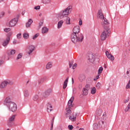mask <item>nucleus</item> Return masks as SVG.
<instances>
[{
  "label": "nucleus",
  "mask_w": 130,
  "mask_h": 130,
  "mask_svg": "<svg viewBox=\"0 0 130 130\" xmlns=\"http://www.w3.org/2000/svg\"><path fill=\"white\" fill-rule=\"evenodd\" d=\"M71 39L73 43H77L78 42H82L84 39V36L83 34L77 35L76 34L72 33L71 35Z\"/></svg>",
  "instance_id": "nucleus-1"
},
{
  "label": "nucleus",
  "mask_w": 130,
  "mask_h": 130,
  "mask_svg": "<svg viewBox=\"0 0 130 130\" xmlns=\"http://www.w3.org/2000/svg\"><path fill=\"white\" fill-rule=\"evenodd\" d=\"M110 28H104V31L101 35V40H105L107 36H109V34H110Z\"/></svg>",
  "instance_id": "nucleus-2"
},
{
  "label": "nucleus",
  "mask_w": 130,
  "mask_h": 130,
  "mask_svg": "<svg viewBox=\"0 0 130 130\" xmlns=\"http://www.w3.org/2000/svg\"><path fill=\"white\" fill-rule=\"evenodd\" d=\"M101 20H102L101 24L104 29H105V28L110 29V28H109V26L107 25H109L110 24L107 19H106V18L105 17H103Z\"/></svg>",
  "instance_id": "nucleus-3"
},
{
  "label": "nucleus",
  "mask_w": 130,
  "mask_h": 130,
  "mask_svg": "<svg viewBox=\"0 0 130 130\" xmlns=\"http://www.w3.org/2000/svg\"><path fill=\"white\" fill-rule=\"evenodd\" d=\"M7 107L9 108V110H10V111H12V112L17 111V104H16L14 102L11 103L10 105H8Z\"/></svg>",
  "instance_id": "nucleus-4"
},
{
  "label": "nucleus",
  "mask_w": 130,
  "mask_h": 130,
  "mask_svg": "<svg viewBox=\"0 0 130 130\" xmlns=\"http://www.w3.org/2000/svg\"><path fill=\"white\" fill-rule=\"evenodd\" d=\"M98 126L102 128H105V127H107V123L106 122V119H103L99 121L98 123Z\"/></svg>",
  "instance_id": "nucleus-5"
},
{
  "label": "nucleus",
  "mask_w": 130,
  "mask_h": 130,
  "mask_svg": "<svg viewBox=\"0 0 130 130\" xmlns=\"http://www.w3.org/2000/svg\"><path fill=\"white\" fill-rule=\"evenodd\" d=\"M81 29H80V26L79 25L76 26L74 27L73 29V32L74 34H76L77 35H80L82 34L80 32Z\"/></svg>",
  "instance_id": "nucleus-6"
},
{
  "label": "nucleus",
  "mask_w": 130,
  "mask_h": 130,
  "mask_svg": "<svg viewBox=\"0 0 130 130\" xmlns=\"http://www.w3.org/2000/svg\"><path fill=\"white\" fill-rule=\"evenodd\" d=\"M18 23V18H14L12 19L9 24V27H15Z\"/></svg>",
  "instance_id": "nucleus-7"
},
{
  "label": "nucleus",
  "mask_w": 130,
  "mask_h": 130,
  "mask_svg": "<svg viewBox=\"0 0 130 130\" xmlns=\"http://www.w3.org/2000/svg\"><path fill=\"white\" fill-rule=\"evenodd\" d=\"M13 101H12V99H11V98L10 96H7L5 101H4V104L6 106H8V105H10L11 103H13Z\"/></svg>",
  "instance_id": "nucleus-8"
},
{
  "label": "nucleus",
  "mask_w": 130,
  "mask_h": 130,
  "mask_svg": "<svg viewBox=\"0 0 130 130\" xmlns=\"http://www.w3.org/2000/svg\"><path fill=\"white\" fill-rule=\"evenodd\" d=\"M11 81H4L2 83H1L0 87L1 89H4V88H6L8 86V85H10Z\"/></svg>",
  "instance_id": "nucleus-9"
},
{
  "label": "nucleus",
  "mask_w": 130,
  "mask_h": 130,
  "mask_svg": "<svg viewBox=\"0 0 130 130\" xmlns=\"http://www.w3.org/2000/svg\"><path fill=\"white\" fill-rule=\"evenodd\" d=\"M106 55L107 57L109 58V59L111 60V61H113V60H114V56H113V55L111 53H109V52L106 51Z\"/></svg>",
  "instance_id": "nucleus-10"
},
{
  "label": "nucleus",
  "mask_w": 130,
  "mask_h": 130,
  "mask_svg": "<svg viewBox=\"0 0 130 130\" xmlns=\"http://www.w3.org/2000/svg\"><path fill=\"white\" fill-rule=\"evenodd\" d=\"M46 105L47 112H51L52 111V105H51V103L48 102Z\"/></svg>",
  "instance_id": "nucleus-11"
},
{
  "label": "nucleus",
  "mask_w": 130,
  "mask_h": 130,
  "mask_svg": "<svg viewBox=\"0 0 130 130\" xmlns=\"http://www.w3.org/2000/svg\"><path fill=\"white\" fill-rule=\"evenodd\" d=\"M77 115H78V113H73L72 114V116H70L69 117V119H70L71 121H76V116H77Z\"/></svg>",
  "instance_id": "nucleus-12"
},
{
  "label": "nucleus",
  "mask_w": 130,
  "mask_h": 130,
  "mask_svg": "<svg viewBox=\"0 0 130 130\" xmlns=\"http://www.w3.org/2000/svg\"><path fill=\"white\" fill-rule=\"evenodd\" d=\"M88 60L91 63L94 62V60H95V56L92 53H90L88 55Z\"/></svg>",
  "instance_id": "nucleus-13"
},
{
  "label": "nucleus",
  "mask_w": 130,
  "mask_h": 130,
  "mask_svg": "<svg viewBox=\"0 0 130 130\" xmlns=\"http://www.w3.org/2000/svg\"><path fill=\"white\" fill-rule=\"evenodd\" d=\"M66 110H67V113L66 114V116L67 118L71 116V114H72V111L71 110V108L70 107L66 108Z\"/></svg>",
  "instance_id": "nucleus-14"
},
{
  "label": "nucleus",
  "mask_w": 130,
  "mask_h": 130,
  "mask_svg": "<svg viewBox=\"0 0 130 130\" xmlns=\"http://www.w3.org/2000/svg\"><path fill=\"white\" fill-rule=\"evenodd\" d=\"M75 99V98L74 96H72L70 100L69 101L68 103V107H73L72 103L74 102V100Z\"/></svg>",
  "instance_id": "nucleus-15"
},
{
  "label": "nucleus",
  "mask_w": 130,
  "mask_h": 130,
  "mask_svg": "<svg viewBox=\"0 0 130 130\" xmlns=\"http://www.w3.org/2000/svg\"><path fill=\"white\" fill-rule=\"evenodd\" d=\"M28 49L29 51L27 52V53L28 54H29V55H30L31 53H32L33 51H34V49H35V47L32 45L29 46Z\"/></svg>",
  "instance_id": "nucleus-16"
},
{
  "label": "nucleus",
  "mask_w": 130,
  "mask_h": 130,
  "mask_svg": "<svg viewBox=\"0 0 130 130\" xmlns=\"http://www.w3.org/2000/svg\"><path fill=\"white\" fill-rule=\"evenodd\" d=\"M78 79L80 82H83V81H85L86 76L84 74H81L79 75Z\"/></svg>",
  "instance_id": "nucleus-17"
},
{
  "label": "nucleus",
  "mask_w": 130,
  "mask_h": 130,
  "mask_svg": "<svg viewBox=\"0 0 130 130\" xmlns=\"http://www.w3.org/2000/svg\"><path fill=\"white\" fill-rule=\"evenodd\" d=\"M32 100L38 103V102H40V98L38 95H35L32 98Z\"/></svg>",
  "instance_id": "nucleus-18"
},
{
  "label": "nucleus",
  "mask_w": 130,
  "mask_h": 130,
  "mask_svg": "<svg viewBox=\"0 0 130 130\" xmlns=\"http://www.w3.org/2000/svg\"><path fill=\"white\" fill-rule=\"evenodd\" d=\"M23 94L24 97H26V98H28V97L30 96V93L29 92V90H28V89H25L23 90Z\"/></svg>",
  "instance_id": "nucleus-19"
},
{
  "label": "nucleus",
  "mask_w": 130,
  "mask_h": 130,
  "mask_svg": "<svg viewBox=\"0 0 130 130\" xmlns=\"http://www.w3.org/2000/svg\"><path fill=\"white\" fill-rule=\"evenodd\" d=\"M9 42H10V37H7L6 40L3 42V46H7L9 44Z\"/></svg>",
  "instance_id": "nucleus-20"
},
{
  "label": "nucleus",
  "mask_w": 130,
  "mask_h": 130,
  "mask_svg": "<svg viewBox=\"0 0 130 130\" xmlns=\"http://www.w3.org/2000/svg\"><path fill=\"white\" fill-rule=\"evenodd\" d=\"M32 23H33V20H32V19L30 18L28 20V22L26 23V28H29V27L31 26V24H32Z\"/></svg>",
  "instance_id": "nucleus-21"
},
{
  "label": "nucleus",
  "mask_w": 130,
  "mask_h": 130,
  "mask_svg": "<svg viewBox=\"0 0 130 130\" xmlns=\"http://www.w3.org/2000/svg\"><path fill=\"white\" fill-rule=\"evenodd\" d=\"M68 82H69V77H67L63 82V89H66L68 87Z\"/></svg>",
  "instance_id": "nucleus-22"
},
{
  "label": "nucleus",
  "mask_w": 130,
  "mask_h": 130,
  "mask_svg": "<svg viewBox=\"0 0 130 130\" xmlns=\"http://www.w3.org/2000/svg\"><path fill=\"white\" fill-rule=\"evenodd\" d=\"M52 68V62H49L46 66V70H50Z\"/></svg>",
  "instance_id": "nucleus-23"
},
{
  "label": "nucleus",
  "mask_w": 130,
  "mask_h": 130,
  "mask_svg": "<svg viewBox=\"0 0 130 130\" xmlns=\"http://www.w3.org/2000/svg\"><path fill=\"white\" fill-rule=\"evenodd\" d=\"M46 78H47L46 76H45L40 79V80L38 81L39 84H43V82H44V81L46 80Z\"/></svg>",
  "instance_id": "nucleus-24"
},
{
  "label": "nucleus",
  "mask_w": 130,
  "mask_h": 130,
  "mask_svg": "<svg viewBox=\"0 0 130 130\" xmlns=\"http://www.w3.org/2000/svg\"><path fill=\"white\" fill-rule=\"evenodd\" d=\"M15 118H16V115H13L9 118L8 121L13 122V121H15Z\"/></svg>",
  "instance_id": "nucleus-25"
},
{
  "label": "nucleus",
  "mask_w": 130,
  "mask_h": 130,
  "mask_svg": "<svg viewBox=\"0 0 130 130\" xmlns=\"http://www.w3.org/2000/svg\"><path fill=\"white\" fill-rule=\"evenodd\" d=\"M99 17L101 19H103V18H104V15H103V13H102V10H99Z\"/></svg>",
  "instance_id": "nucleus-26"
},
{
  "label": "nucleus",
  "mask_w": 130,
  "mask_h": 130,
  "mask_svg": "<svg viewBox=\"0 0 130 130\" xmlns=\"http://www.w3.org/2000/svg\"><path fill=\"white\" fill-rule=\"evenodd\" d=\"M47 32H48V28H47V27H43V28L42 29V33L43 34H45V33H47Z\"/></svg>",
  "instance_id": "nucleus-27"
},
{
  "label": "nucleus",
  "mask_w": 130,
  "mask_h": 130,
  "mask_svg": "<svg viewBox=\"0 0 130 130\" xmlns=\"http://www.w3.org/2000/svg\"><path fill=\"white\" fill-rule=\"evenodd\" d=\"M66 23L67 25H70L71 24V18L69 17L66 16Z\"/></svg>",
  "instance_id": "nucleus-28"
},
{
  "label": "nucleus",
  "mask_w": 130,
  "mask_h": 130,
  "mask_svg": "<svg viewBox=\"0 0 130 130\" xmlns=\"http://www.w3.org/2000/svg\"><path fill=\"white\" fill-rule=\"evenodd\" d=\"M88 91L83 88L82 89V94L83 95V96H87V95H88Z\"/></svg>",
  "instance_id": "nucleus-29"
},
{
  "label": "nucleus",
  "mask_w": 130,
  "mask_h": 130,
  "mask_svg": "<svg viewBox=\"0 0 130 130\" xmlns=\"http://www.w3.org/2000/svg\"><path fill=\"white\" fill-rule=\"evenodd\" d=\"M63 24V20H60V21H59L57 24L58 29H60V28H61V26H62Z\"/></svg>",
  "instance_id": "nucleus-30"
},
{
  "label": "nucleus",
  "mask_w": 130,
  "mask_h": 130,
  "mask_svg": "<svg viewBox=\"0 0 130 130\" xmlns=\"http://www.w3.org/2000/svg\"><path fill=\"white\" fill-rule=\"evenodd\" d=\"M72 6H69L67 8L63 10L67 15H69V12H70V10H71Z\"/></svg>",
  "instance_id": "nucleus-31"
},
{
  "label": "nucleus",
  "mask_w": 130,
  "mask_h": 130,
  "mask_svg": "<svg viewBox=\"0 0 130 130\" xmlns=\"http://www.w3.org/2000/svg\"><path fill=\"white\" fill-rule=\"evenodd\" d=\"M50 92H51L50 90H48L46 91L45 92V93H44V94H43L44 97L45 98L47 97V96H48L49 95V94H50Z\"/></svg>",
  "instance_id": "nucleus-32"
},
{
  "label": "nucleus",
  "mask_w": 130,
  "mask_h": 130,
  "mask_svg": "<svg viewBox=\"0 0 130 130\" xmlns=\"http://www.w3.org/2000/svg\"><path fill=\"white\" fill-rule=\"evenodd\" d=\"M85 90H87V91H89V90L91 89V85L90 84H86L84 88H83Z\"/></svg>",
  "instance_id": "nucleus-33"
},
{
  "label": "nucleus",
  "mask_w": 130,
  "mask_h": 130,
  "mask_svg": "<svg viewBox=\"0 0 130 130\" xmlns=\"http://www.w3.org/2000/svg\"><path fill=\"white\" fill-rule=\"evenodd\" d=\"M16 53V50L12 49L10 51V53H8V55H13Z\"/></svg>",
  "instance_id": "nucleus-34"
},
{
  "label": "nucleus",
  "mask_w": 130,
  "mask_h": 130,
  "mask_svg": "<svg viewBox=\"0 0 130 130\" xmlns=\"http://www.w3.org/2000/svg\"><path fill=\"white\" fill-rule=\"evenodd\" d=\"M96 115H98V116H100L101 114H102V110H97L96 112Z\"/></svg>",
  "instance_id": "nucleus-35"
},
{
  "label": "nucleus",
  "mask_w": 130,
  "mask_h": 130,
  "mask_svg": "<svg viewBox=\"0 0 130 130\" xmlns=\"http://www.w3.org/2000/svg\"><path fill=\"white\" fill-rule=\"evenodd\" d=\"M22 56H23V54L22 53H19L17 57L16 58V60H18V59H20V58H21Z\"/></svg>",
  "instance_id": "nucleus-36"
},
{
  "label": "nucleus",
  "mask_w": 130,
  "mask_h": 130,
  "mask_svg": "<svg viewBox=\"0 0 130 130\" xmlns=\"http://www.w3.org/2000/svg\"><path fill=\"white\" fill-rule=\"evenodd\" d=\"M29 38V35L27 33H24L23 34V38L24 39H27V38Z\"/></svg>",
  "instance_id": "nucleus-37"
},
{
  "label": "nucleus",
  "mask_w": 130,
  "mask_h": 130,
  "mask_svg": "<svg viewBox=\"0 0 130 130\" xmlns=\"http://www.w3.org/2000/svg\"><path fill=\"white\" fill-rule=\"evenodd\" d=\"M61 14L63 18H64V16L66 17H67L66 16H68V14H66V13H65V12L63 10L61 12Z\"/></svg>",
  "instance_id": "nucleus-38"
},
{
  "label": "nucleus",
  "mask_w": 130,
  "mask_h": 130,
  "mask_svg": "<svg viewBox=\"0 0 130 130\" xmlns=\"http://www.w3.org/2000/svg\"><path fill=\"white\" fill-rule=\"evenodd\" d=\"M39 35H40L39 33H37V34H35V35L34 36V37H32V39H33L34 40H35L37 38V37H39Z\"/></svg>",
  "instance_id": "nucleus-39"
},
{
  "label": "nucleus",
  "mask_w": 130,
  "mask_h": 130,
  "mask_svg": "<svg viewBox=\"0 0 130 130\" xmlns=\"http://www.w3.org/2000/svg\"><path fill=\"white\" fill-rule=\"evenodd\" d=\"M91 94H95V93H96V88L95 87H93L91 89Z\"/></svg>",
  "instance_id": "nucleus-40"
},
{
  "label": "nucleus",
  "mask_w": 130,
  "mask_h": 130,
  "mask_svg": "<svg viewBox=\"0 0 130 130\" xmlns=\"http://www.w3.org/2000/svg\"><path fill=\"white\" fill-rule=\"evenodd\" d=\"M103 71V67H100L99 69V70H98V74L99 75H101V73H102V71Z\"/></svg>",
  "instance_id": "nucleus-41"
},
{
  "label": "nucleus",
  "mask_w": 130,
  "mask_h": 130,
  "mask_svg": "<svg viewBox=\"0 0 130 130\" xmlns=\"http://www.w3.org/2000/svg\"><path fill=\"white\" fill-rule=\"evenodd\" d=\"M43 4H45V5L47 4L50 3V0H43Z\"/></svg>",
  "instance_id": "nucleus-42"
},
{
  "label": "nucleus",
  "mask_w": 130,
  "mask_h": 130,
  "mask_svg": "<svg viewBox=\"0 0 130 130\" xmlns=\"http://www.w3.org/2000/svg\"><path fill=\"white\" fill-rule=\"evenodd\" d=\"M93 129H97V127H98V124L97 123H94L93 124Z\"/></svg>",
  "instance_id": "nucleus-43"
},
{
  "label": "nucleus",
  "mask_w": 130,
  "mask_h": 130,
  "mask_svg": "<svg viewBox=\"0 0 130 130\" xmlns=\"http://www.w3.org/2000/svg\"><path fill=\"white\" fill-rule=\"evenodd\" d=\"M96 88H98V89H100L101 88V84L99 82L96 84Z\"/></svg>",
  "instance_id": "nucleus-44"
},
{
  "label": "nucleus",
  "mask_w": 130,
  "mask_h": 130,
  "mask_svg": "<svg viewBox=\"0 0 130 130\" xmlns=\"http://www.w3.org/2000/svg\"><path fill=\"white\" fill-rule=\"evenodd\" d=\"M125 88L126 89H130V80H129L128 83L126 85Z\"/></svg>",
  "instance_id": "nucleus-45"
},
{
  "label": "nucleus",
  "mask_w": 130,
  "mask_h": 130,
  "mask_svg": "<svg viewBox=\"0 0 130 130\" xmlns=\"http://www.w3.org/2000/svg\"><path fill=\"white\" fill-rule=\"evenodd\" d=\"M8 125L10 127H12V126H13V122H10L8 121Z\"/></svg>",
  "instance_id": "nucleus-46"
},
{
  "label": "nucleus",
  "mask_w": 130,
  "mask_h": 130,
  "mask_svg": "<svg viewBox=\"0 0 130 130\" xmlns=\"http://www.w3.org/2000/svg\"><path fill=\"white\" fill-rule=\"evenodd\" d=\"M11 30V28H6L4 29V31L5 32H6V33H8V32H10Z\"/></svg>",
  "instance_id": "nucleus-47"
},
{
  "label": "nucleus",
  "mask_w": 130,
  "mask_h": 130,
  "mask_svg": "<svg viewBox=\"0 0 130 130\" xmlns=\"http://www.w3.org/2000/svg\"><path fill=\"white\" fill-rule=\"evenodd\" d=\"M68 128L70 130H72L74 128V126H73V125H69Z\"/></svg>",
  "instance_id": "nucleus-48"
},
{
  "label": "nucleus",
  "mask_w": 130,
  "mask_h": 130,
  "mask_svg": "<svg viewBox=\"0 0 130 130\" xmlns=\"http://www.w3.org/2000/svg\"><path fill=\"white\" fill-rule=\"evenodd\" d=\"M126 75H127V77H130V68L127 71Z\"/></svg>",
  "instance_id": "nucleus-49"
},
{
  "label": "nucleus",
  "mask_w": 130,
  "mask_h": 130,
  "mask_svg": "<svg viewBox=\"0 0 130 130\" xmlns=\"http://www.w3.org/2000/svg\"><path fill=\"white\" fill-rule=\"evenodd\" d=\"M3 16H5V12H0V19L2 18Z\"/></svg>",
  "instance_id": "nucleus-50"
},
{
  "label": "nucleus",
  "mask_w": 130,
  "mask_h": 130,
  "mask_svg": "<svg viewBox=\"0 0 130 130\" xmlns=\"http://www.w3.org/2000/svg\"><path fill=\"white\" fill-rule=\"evenodd\" d=\"M101 74H99V73H98V75L95 77V78L94 79V81H97V80H98V79L99 78V76H100Z\"/></svg>",
  "instance_id": "nucleus-51"
},
{
  "label": "nucleus",
  "mask_w": 130,
  "mask_h": 130,
  "mask_svg": "<svg viewBox=\"0 0 130 130\" xmlns=\"http://www.w3.org/2000/svg\"><path fill=\"white\" fill-rule=\"evenodd\" d=\"M74 64V62L73 61L69 62V68H71L72 67H73V64Z\"/></svg>",
  "instance_id": "nucleus-52"
},
{
  "label": "nucleus",
  "mask_w": 130,
  "mask_h": 130,
  "mask_svg": "<svg viewBox=\"0 0 130 130\" xmlns=\"http://www.w3.org/2000/svg\"><path fill=\"white\" fill-rule=\"evenodd\" d=\"M35 10H40V6H36L34 8Z\"/></svg>",
  "instance_id": "nucleus-53"
},
{
  "label": "nucleus",
  "mask_w": 130,
  "mask_h": 130,
  "mask_svg": "<svg viewBox=\"0 0 130 130\" xmlns=\"http://www.w3.org/2000/svg\"><path fill=\"white\" fill-rule=\"evenodd\" d=\"M79 24L80 26H82L83 25V22L82 21V19L79 20Z\"/></svg>",
  "instance_id": "nucleus-54"
},
{
  "label": "nucleus",
  "mask_w": 130,
  "mask_h": 130,
  "mask_svg": "<svg viewBox=\"0 0 130 130\" xmlns=\"http://www.w3.org/2000/svg\"><path fill=\"white\" fill-rule=\"evenodd\" d=\"M76 68H77V63H75L72 67L73 70H75Z\"/></svg>",
  "instance_id": "nucleus-55"
},
{
  "label": "nucleus",
  "mask_w": 130,
  "mask_h": 130,
  "mask_svg": "<svg viewBox=\"0 0 130 130\" xmlns=\"http://www.w3.org/2000/svg\"><path fill=\"white\" fill-rule=\"evenodd\" d=\"M17 37L18 39H20L21 38V34H17Z\"/></svg>",
  "instance_id": "nucleus-56"
},
{
  "label": "nucleus",
  "mask_w": 130,
  "mask_h": 130,
  "mask_svg": "<svg viewBox=\"0 0 130 130\" xmlns=\"http://www.w3.org/2000/svg\"><path fill=\"white\" fill-rule=\"evenodd\" d=\"M42 25H43V22H41L39 23V28L41 27V26H42Z\"/></svg>",
  "instance_id": "nucleus-57"
},
{
  "label": "nucleus",
  "mask_w": 130,
  "mask_h": 130,
  "mask_svg": "<svg viewBox=\"0 0 130 130\" xmlns=\"http://www.w3.org/2000/svg\"><path fill=\"white\" fill-rule=\"evenodd\" d=\"M128 101H129V98H128L127 99L125 100L124 103H127V102H128Z\"/></svg>",
  "instance_id": "nucleus-58"
},
{
  "label": "nucleus",
  "mask_w": 130,
  "mask_h": 130,
  "mask_svg": "<svg viewBox=\"0 0 130 130\" xmlns=\"http://www.w3.org/2000/svg\"><path fill=\"white\" fill-rule=\"evenodd\" d=\"M13 44H17V40H14L13 41Z\"/></svg>",
  "instance_id": "nucleus-59"
},
{
  "label": "nucleus",
  "mask_w": 130,
  "mask_h": 130,
  "mask_svg": "<svg viewBox=\"0 0 130 130\" xmlns=\"http://www.w3.org/2000/svg\"><path fill=\"white\" fill-rule=\"evenodd\" d=\"M50 130H53V124H51Z\"/></svg>",
  "instance_id": "nucleus-60"
},
{
  "label": "nucleus",
  "mask_w": 130,
  "mask_h": 130,
  "mask_svg": "<svg viewBox=\"0 0 130 130\" xmlns=\"http://www.w3.org/2000/svg\"><path fill=\"white\" fill-rule=\"evenodd\" d=\"M82 87H83V85H82V84L79 85V89H82Z\"/></svg>",
  "instance_id": "nucleus-61"
},
{
  "label": "nucleus",
  "mask_w": 130,
  "mask_h": 130,
  "mask_svg": "<svg viewBox=\"0 0 130 130\" xmlns=\"http://www.w3.org/2000/svg\"><path fill=\"white\" fill-rule=\"evenodd\" d=\"M11 35H12V32H9L7 36V37H9V39H10V37H11Z\"/></svg>",
  "instance_id": "nucleus-62"
},
{
  "label": "nucleus",
  "mask_w": 130,
  "mask_h": 130,
  "mask_svg": "<svg viewBox=\"0 0 130 130\" xmlns=\"http://www.w3.org/2000/svg\"><path fill=\"white\" fill-rule=\"evenodd\" d=\"M53 122H54V117L53 118L51 121V124H53Z\"/></svg>",
  "instance_id": "nucleus-63"
},
{
  "label": "nucleus",
  "mask_w": 130,
  "mask_h": 130,
  "mask_svg": "<svg viewBox=\"0 0 130 130\" xmlns=\"http://www.w3.org/2000/svg\"><path fill=\"white\" fill-rule=\"evenodd\" d=\"M3 64V61L0 60V66H2Z\"/></svg>",
  "instance_id": "nucleus-64"
}]
</instances>
